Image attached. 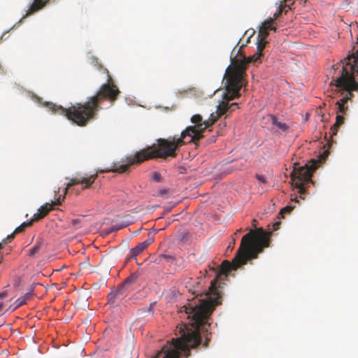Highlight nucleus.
Wrapping results in <instances>:
<instances>
[{
  "instance_id": "obj_20",
  "label": "nucleus",
  "mask_w": 358,
  "mask_h": 358,
  "mask_svg": "<svg viewBox=\"0 0 358 358\" xmlns=\"http://www.w3.org/2000/svg\"><path fill=\"white\" fill-rule=\"evenodd\" d=\"M294 207L292 206H287L282 208L279 213V215H280L281 217H284L285 214L289 213L294 209Z\"/></svg>"
},
{
  "instance_id": "obj_15",
  "label": "nucleus",
  "mask_w": 358,
  "mask_h": 358,
  "mask_svg": "<svg viewBox=\"0 0 358 358\" xmlns=\"http://www.w3.org/2000/svg\"><path fill=\"white\" fill-rule=\"evenodd\" d=\"M270 117L272 124L278 127L280 129L286 131L288 129L287 124L278 122V118L275 115H271Z\"/></svg>"
},
{
  "instance_id": "obj_23",
  "label": "nucleus",
  "mask_w": 358,
  "mask_h": 358,
  "mask_svg": "<svg viewBox=\"0 0 358 358\" xmlns=\"http://www.w3.org/2000/svg\"><path fill=\"white\" fill-rule=\"evenodd\" d=\"M255 177H256V178H257V179L260 182H262V183H266V178H265L264 176L257 174Z\"/></svg>"
},
{
  "instance_id": "obj_13",
  "label": "nucleus",
  "mask_w": 358,
  "mask_h": 358,
  "mask_svg": "<svg viewBox=\"0 0 358 358\" xmlns=\"http://www.w3.org/2000/svg\"><path fill=\"white\" fill-rule=\"evenodd\" d=\"M152 242V238H148L145 241L138 243L135 248L131 249L130 252L131 253V256L136 257L147 248Z\"/></svg>"
},
{
  "instance_id": "obj_8",
  "label": "nucleus",
  "mask_w": 358,
  "mask_h": 358,
  "mask_svg": "<svg viewBox=\"0 0 358 358\" xmlns=\"http://www.w3.org/2000/svg\"><path fill=\"white\" fill-rule=\"evenodd\" d=\"M97 176V173H95L90 175L88 177L74 178L71 179V180L67 183L66 188L64 189V195L67 193L68 189L75 185H83L82 187V190L90 188L91 185L94 182Z\"/></svg>"
},
{
  "instance_id": "obj_21",
  "label": "nucleus",
  "mask_w": 358,
  "mask_h": 358,
  "mask_svg": "<svg viewBox=\"0 0 358 358\" xmlns=\"http://www.w3.org/2000/svg\"><path fill=\"white\" fill-rule=\"evenodd\" d=\"M159 258L160 259H164L167 262H173L176 260V258L171 255H159Z\"/></svg>"
},
{
  "instance_id": "obj_18",
  "label": "nucleus",
  "mask_w": 358,
  "mask_h": 358,
  "mask_svg": "<svg viewBox=\"0 0 358 358\" xmlns=\"http://www.w3.org/2000/svg\"><path fill=\"white\" fill-rule=\"evenodd\" d=\"M68 226L74 230H77L82 227L81 220L79 218L71 220L69 222Z\"/></svg>"
},
{
  "instance_id": "obj_24",
  "label": "nucleus",
  "mask_w": 358,
  "mask_h": 358,
  "mask_svg": "<svg viewBox=\"0 0 358 358\" xmlns=\"http://www.w3.org/2000/svg\"><path fill=\"white\" fill-rule=\"evenodd\" d=\"M152 178L157 181V182H159L160 180H161V174L159 173H157V172H155L153 173V176H152Z\"/></svg>"
},
{
  "instance_id": "obj_12",
  "label": "nucleus",
  "mask_w": 358,
  "mask_h": 358,
  "mask_svg": "<svg viewBox=\"0 0 358 358\" xmlns=\"http://www.w3.org/2000/svg\"><path fill=\"white\" fill-rule=\"evenodd\" d=\"M50 0H34L31 5L27 11L26 15L28 16L41 10L48 3Z\"/></svg>"
},
{
  "instance_id": "obj_11",
  "label": "nucleus",
  "mask_w": 358,
  "mask_h": 358,
  "mask_svg": "<svg viewBox=\"0 0 358 358\" xmlns=\"http://www.w3.org/2000/svg\"><path fill=\"white\" fill-rule=\"evenodd\" d=\"M273 19H271V17L265 20L259 27L257 38H267L268 36V31L273 30L275 31L276 28L273 25Z\"/></svg>"
},
{
  "instance_id": "obj_16",
  "label": "nucleus",
  "mask_w": 358,
  "mask_h": 358,
  "mask_svg": "<svg viewBox=\"0 0 358 358\" xmlns=\"http://www.w3.org/2000/svg\"><path fill=\"white\" fill-rule=\"evenodd\" d=\"M34 222H35L34 220H33V218L30 220V221H28V222H24L23 223H22L19 227H17L14 232L15 234H20V233H22V231H24V229L28 227H31Z\"/></svg>"
},
{
  "instance_id": "obj_28",
  "label": "nucleus",
  "mask_w": 358,
  "mask_h": 358,
  "mask_svg": "<svg viewBox=\"0 0 358 358\" xmlns=\"http://www.w3.org/2000/svg\"><path fill=\"white\" fill-rule=\"evenodd\" d=\"M209 341H210V338H206V341H205V343H203V346H204L205 348L208 347V342Z\"/></svg>"
},
{
  "instance_id": "obj_4",
  "label": "nucleus",
  "mask_w": 358,
  "mask_h": 358,
  "mask_svg": "<svg viewBox=\"0 0 358 358\" xmlns=\"http://www.w3.org/2000/svg\"><path fill=\"white\" fill-rule=\"evenodd\" d=\"M264 57L263 53L256 52L253 55L250 57H244L243 59H235L232 62V65L229 66L226 71L224 78H227L228 87L229 92H232L230 99H233L238 94L243 86V80L245 71L249 63H261Z\"/></svg>"
},
{
  "instance_id": "obj_22",
  "label": "nucleus",
  "mask_w": 358,
  "mask_h": 358,
  "mask_svg": "<svg viewBox=\"0 0 358 358\" xmlns=\"http://www.w3.org/2000/svg\"><path fill=\"white\" fill-rule=\"evenodd\" d=\"M15 234L13 231V234L8 235L6 238H4L3 241L5 242L6 244L8 243H10L12 241V240L15 238Z\"/></svg>"
},
{
  "instance_id": "obj_3",
  "label": "nucleus",
  "mask_w": 358,
  "mask_h": 358,
  "mask_svg": "<svg viewBox=\"0 0 358 358\" xmlns=\"http://www.w3.org/2000/svg\"><path fill=\"white\" fill-rule=\"evenodd\" d=\"M120 91L115 85L111 77L108 75L106 83L103 84L96 94L92 96L85 103H78L68 108L55 104L50 107L54 113L64 115L73 123L80 127L86 126L90 121L94 119L98 111L101 109L100 105L105 101L113 104L117 99Z\"/></svg>"
},
{
  "instance_id": "obj_10",
  "label": "nucleus",
  "mask_w": 358,
  "mask_h": 358,
  "mask_svg": "<svg viewBox=\"0 0 358 358\" xmlns=\"http://www.w3.org/2000/svg\"><path fill=\"white\" fill-rule=\"evenodd\" d=\"M60 204H61V201H59V199H58L57 201L52 202V203L51 205H50L49 203H47L45 205L41 206L38 210V213H35L34 215L33 220L38 221V220L43 218L53 208L54 206L60 205Z\"/></svg>"
},
{
  "instance_id": "obj_19",
  "label": "nucleus",
  "mask_w": 358,
  "mask_h": 358,
  "mask_svg": "<svg viewBox=\"0 0 358 358\" xmlns=\"http://www.w3.org/2000/svg\"><path fill=\"white\" fill-rule=\"evenodd\" d=\"M29 299V294H27L24 296L20 297L15 301V308L20 307L26 303L27 299Z\"/></svg>"
},
{
  "instance_id": "obj_6",
  "label": "nucleus",
  "mask_w": 358,
  "mask_h": 358,
  "mask_svg": "<svg viewBox=\"0 0 358 358\" xmlns=\"http://www.w3.org/2000/svg\"><path fill=\"white\" fill-rule=\"evenodd\" d=\"M226 79V91L227 93L225 94L224 99L225 101H223L218 106L217 109V115H214L213 113H212L210 116V117L208 120H203V122H207L209 120H213V124L216 122V120L222 115L225 114L227 111H233L235 110V108H238V103H232L231 104L229 103V101H231L229 99L230 96L233 94L231 92H229L228 90V82L227 78ZM240 96L239 91L238 92V94L234 96L231 100L234 99L236 97H238Z\"/></svg>"
},
{
  "instance_id": "obj_1",
  "label": "nucleus",
  "mask_w": 358,
  "mask_h": 358,
  "mask_svg": "<svg viewBox=\"0 0 358 358\" xmlns=\"http://www.w3.org/2000/svg\"><path fill=\"white\" fill-rule=\"evenodd\" d=\"M268 245L269 238L262 228L250 230L243 236L232 262H222L219 273L211 281L206 293V298L199 299L198 303H189L183 307L190 321L177 327L180 336L167 341L153 358H180L182 355L188 357L189 349L197 347L201 342L200 327L206 322L214 308L222 303L224 285L220 282L222 275L227 277L231 270H236L248 261L257 258L258 255Z\"/></svg>"
},
{
  "instance_id": "obj_17",
  "label": "nucleus",
  "mask_w": 358,
  "mask_h": 358,
  "mask_svg": "<svg viewBox=\"0 0 358 358\" xmlns=\"http://www.w3.org/2000/svg\"><path fill=\"white\" fill-rule=\"evenodd\" d=\"M268 43L266 38H257V51L263 53V51Z\"/></svg>"
},
{
  "instance_id": "obj_31",
  "label": "nucleus",
  "mask_w": 358,
  "mask_h": 358,
  "mask_svg": "<svg viewBox=\"0 0 358 358\" xmlns=\"http://www.w3.org/2000/svg\"><path fill=\"white\" fill-rule=\"evenodd\" d=\"M357 43H358V37H357Z\"/></svg>"
},
{
  "instance_id": "obj_30",
  "label": "nucleus",
  "mask_w": 358,
  "mask_h": 358,
  "mask_svg": "<svg viewBox=\"0 0 358 358\" xmlns=\"http://www.w3.org/2000/svg\"><path fill=\"white\" fill-rule=\"evenodd\" d=\"M155 303H150L149 310H150L152 308V306L155 305Z\"/></svg>"
},
{
  "instance_id": "obj_9",
  "label": "nucleus",
  "mask_w": 358,
  "mask_h": 358,
  "mask_svg": "<svg viewBox=\"0 0 358 358\" xmlns=\"http://www.w3.org/2000/svg\"><path fill=\"white\" fill-rule=\"evenodd\" d=\"M358 50L356 51L355 55H349L345 61L343 62L342 70L341 73L343 71V69H350V67L352 66L353 69L350 71L352 76L355 79V76L358 75Z\"/></svg>"
},
{
  "instance_id": "obj_27",
  "label": "nucleus",
  "mask_w": 358,
  "mask_h": 358,
  "mask_svg": "<svg viewBox=\"0 0 358 358\" xmlns=\"http://www.w3.org/2000/svg\"><path fill=\"white\" fill-rule=\"evenodd\" d=\"M6 309L5 305L3 302H0V313Z\"/></svg>"
},
{
  "instance_id": "obj_7",
  "label": "nucleus",
  "mask_w": 358,
  "mask_h": 358,
  "mask_svg": "<svg viewBox=\"0 0 358 358\" xmlns=\"http://www.w3.org/2000/svg\"><path fill=\"white\" fill-rule=\"evenodd\" d=\"M136 275H131L125 279V280L115 289L108 294V301L115 303V299H123L126 295V291L129 285L134 284L136 280Z\"/></svg>"
},
{
  "instance_id": "obj_26",
  "label": "nucleus",
  "mask_w": 358,
  "mask_h": 358,
  "mask_svg": "<svg viewBox=\"0 0 358 358\" xmlns=\"http://www.w3.org/2000/svg\"><path fill=\"white\" fill-rule=\"evenodd\" d=\"M7 296H8V292L3 291L0 293V299L6 298V297H7Z\"/></svg>"
},
{
  "instance_id": "obj_14",
  "label": "nucleus",
  "mask_w": 358,
  "mask_h": 358,
  "mask_svg": "<svg viewBox=\"0 0 358 358\" xmlns=\"http://www.w3.org/2000/svg\"><path fill=\"white\" fill-rule=\"evenodd\" d=\"M43 246V240L41 238H37L34 246L29 249L28 255L29 257H35L41 251Z\"/></svg>"
},
{
  "instance_id": "obj_2",
  "label": "nucleus",
  "mask_w": 358,
  "mask_h": 358,
  "mask_svg": "<svg viewBox=\"0 0 358 358\" xmlns=\"http://www.w3.org/2000/svg\"><path fill=\"white\" fill-rule=\"evenodd\" d=\"M190 121L194 125L188 126L183 130L179 137L170 136L168 138H159L157 144L148 146L137 152L134 156L127 158V163L114 166L111 169L113 172L124 173L129 167L135 164H141L144 161L155 158L174 157L180 147L185 143L199 144V141L204 137L203 133L207 128L213 124V120L203 122V117L199 114L191 117Z\"/></svg>"
},
{
  "instance_id": "obj_29",
  "label": "nucleus",
  "mask_w": 358,
  "mask_h": 358,
  "mask_svg": "<svg viewBox=\"0 0 358 358\" xmlns=\"http://www.w3.org/2000/svg\"><path fill=\"white\" fill-rule=\"evenodd\" d=\"M216 141V138H215V136H213L210 139H209V142L210 143H213V142H215Z\"/></svg>"
},
{
  "instance_id": "obj_5",
  "label": "nucleus",
  "mask_w": 358,
  "mask_h": 358,
  "mask_svg": "<svg viewBox=\"0 0 358 358\" xmlns=\"http://www.w3.org/2000/svg\"><path fill=\"white\" fill-rule=\"evenodd\" d=\"M317 169V163L313 162L311 165L306 164L302 166H297L294 164V170L292 173V178L295 181V187L299 189L301 198L306 192L305 184L308 183L311 180L313 171Z\"/></svg>"
},
{
  "instance_id": "obj_25",
  "label": "nucleus",
  "mask_w": 358,
  "mask_h": 358,
  "mask_svg": "<svg viewBox=\"0 0 358 358\" xmlns=\"http://www.w3.org/2000/svg\"><path fill=\"white\" fill-rule=\"evenodd\" d=\"M280 224H281V223H280V222H279V221H278V222H275V223L273 224V229L274 231L278 230V229L280 228Z\"/></svg>"
}]
</instances>
